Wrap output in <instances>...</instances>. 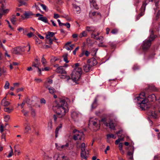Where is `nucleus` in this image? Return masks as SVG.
<instances>
[{
    "label": "nucleus",
    "mask_w": 160,
    "mask_h": 160,
    "mask_svg": "<svg viewBox=\"0 0 160 160\" xmlns=\"http://www.w3.org/2000/svg\"><path fill=\"white\" fill-rule=\"evenodd\" d=\"M155 90V87L152 86H149L146 88L144 92L141 93L138 97H137L138 107L142 110H145L148 108L147 103L149 101L154 102L156 100V98L153 94L148 95L149 92Z\"/></svg>",
    "instance_id": "f257e3e1"
},
{
    "label": "nucleus",
    "mask_w": 160,
    "mask_h": 160,
    "mask_svg": "<svg viewBox=\"0 0 160 160\" xmlns=\"http://www.w3.org/2000/svg\"><path fill=\"white\" fill-rule=\"evenodd\" d=\"M67 99L60 98L55 101L53 103L52 109L58 115H54L53 118L55 122H56L58 118L64 117L68 112V104L67 101Z\"/></svg>",
    "instance_id": "f03ea898"
},
{
    "label": "nucleus",
    "mask_w": 160,
    "mask_h": 160,
    "mask_svg": "<svg viewBox=\"0 0 160 160\" xmlns=\"http://www.w3.org/2000/svg\"><path fill=\"white\" fill-rule=\"evenodd\" d=\"M150 35L149 37L143 42L142 49L144 51H147L150 47L152 41L156 37V36L154 35L153 29L150 30Z\"/></svg>",
    "instance_id": "7ed1b4c3"
},
{
    "label": "nucleus",
    "mask_w": 160,
    "mask_h": 160,
    "mask_svg": "<svg viewBox=\"0 0 160 160\" xmlns=\"http://www.w3.org/2000/svg\"><path fill=\"white\" fill-rule=\"evenodd\" d=\"M82 69L81 68H75L72 71L71 74L72 80L76 83L78 81L82 74Z\"/></svg>",
    "instance_id": "20e7f679"
},
{
    "label": "nucleus",
    "mask_w": 160,
    "mask_h": 160,
    "mask_svg": "<svg viewBox=\"0 0 160 160\" xmlns=\"http://www.w3.org/2000/svg\"><path fill=\"white\" fill-rule=\"evenodd\" d=\"M73 139L75 141H80L84 139V135L82 132H80L76 129L73 130Z\"/></svg>",
    "instance_id": "39448f33"
},
{
    "label": "nucleus",
    "mask_w": 160,
    "mask_h": 160,
    "mask_svg": "<svg viewBox=\"0 0 160 160\" xmlns=\"http://www.w3.org/2000/svg\"><path fill=\"white\" fill-rule=\"evenodd\" d=\"M153 0H145L143 2L142 6L140 9L141 12L140 13L136 16V20H139L140 17L142 16L144 14V12L145 10L146 6L150 2H152Z\"/></svg>",
    "instance_id": "423d86ee"
},
{
    "label": "nucleus",
    "mask_w": 160,
    "mask_h": 160,
    "mask_svg": "<svg viewBox=\"0 0 160 160\" xmlns=\"http://www.w3.org/2000/svg\"><path fill=\"white\" fill-rule=\"evenodd\" d=\"M40 63L39 62V59H38V58H36L35 59V61L32 62V66L38 68L39 74H41V70L38 67L40 66Z\"/></svg>",
    "instance_id": "0eeeda50"
},
{
    "label": "nucleus",
    "mask_w": 160,
    "mask_h": 160,
    "mask_svg": "<svg viewBox=\"0 0 160 160\" xmlns=\"http://www.w3.org/2000/svg\"><path fill=\"white\" fill-rule=\"evenodd\" d=\"M80 155L82 159L87 160L88 157H89V151L88 150H86L81 151Z\"/></svg>",
    "instance_id": "6e6552de"
},
{
    "label": "nucleus",
    "mask_w": 160,
    "mask_h": 160,
    "mask_svg": "<svg viewBox=\"0 0 160 160\" xmlns=\"http://www.w3.org/2000/svg\"><path fill=\"white\" fill-rule=\"evenodd\" d=\"M81 116V114L78 111H74L71 113V117L74 120H77Z\"/></svg>",
    "instance_id": "1a4fd4ad"
},
{
    "label": "nucleus",
    "mask_w": 160,
    "mask_h": 160,
    "mask_svg": "<svg viewBox=\"0 0 160 160\" xmlns=\"http://www.w3.org/2000/svg\"><path fill=\"white\" fill-rule=\"evenodd\" d=\"M88 63L91 67L96 65L97 63V62L95 58H92L88 60Z\"/></svg>",
    "instance_id": "9d476101"
},
{
    "label": "nucleus",
    "mask_w": 160,
    "mask_h": 160,
    "mask_svg": "<svg viewBox=\"0 0 160 160\" xmlns=\"http://www.w3.org/2000/svg\"><path fill=\"white\" fill-rule=\"evenodd\" d=\"M56 71L58 73L61 74H66V71L64 69L63 66H60L57 68Z\"/></svg>",
    "instance_id": "9b49d317"
},
{
    "label": "nucleus",
    "mask_w": 160,
    "mask_h": 160,
    "mask_svg": "<svg viewBox=\"0 0 160 160\" xmlns=\"http://www.w3.org/2000/svg\"><path fill=\"white\" fill-rule=\"evenodd\" d=\"M24 50L21 48L18 47L16 48H14L12 50V52L15 54H19L21 53V52H23Z\"/></svg>",
    "instance_id": "f8f14e48"
},
{
    "label": "nucleus",
    "mask_w": 160,
    "mask_h": 160,
    "mask_svg": "<svg viewBox=\"0 0 160 160\" xmlns=\"http://www.w3.org/2000/svg\"><path fill=\"white\" fill-rule=\"evenodd\" d=\"M53 81L49 78L47 79L44 83V86L46 88L50 87V85L52 83Z\"/></svg>",
    "instance_id": "ddd939ff"
},
{
    "label": "nucleus",
    "mask_w": 160,
    "mask_h": 160,
    "mask_svg": "<svg viewBox=\"0 0 160 160\" xmlns=\"http://www.w3.org/2000/svg\"><path fill=\"white\" fill-rule=\"evenodd\" d=\"M93 128L94 131H97L99 128L100 124L99 122H97L95 121L93 122L92 123Z\"/></svg>",
    "instance_id": "4468645a"
},
{
    "label": "nucleus",
    "mask_w": 160,
    "mask_h": 160,
    "mask_svg": "<svg viewBox=\"0 0 160 160\" xmlns=\"http://www.w3.org/2000/svg\"><path fill=\"white\" fill-rule=\"evenodd\" d=\"M91 37L96 40H98L99 42H102L103 40V37L102 36H100L98 37H96V34L92 33L91 35Z\"/></svg>",
    "instance_id": "2eb2a0df"
},
{
    "label": "nucleus",
    "mask_w": 160,
    "mask_h": 160,
    "mask_svg": "<svg viewBox=\"0 0 160 160\" xmlns=\"http://www.w3.org/2000/svg\"><path fill=\"white\" fill-rule=\"evenodd\" d=\"M105 125L106 126H109V128L111 129H114L115 128L114 123L112 120L110 121L108 123L107 122H105Z\"/></svg>",
    "instance_id": "dca6fc26"
},
{
    "label": "nucleus",
    "mask_w": 160,
    "mask_h": 160,
    "mask_svg": "<svg viewBox=\"0 0 160 160\" xmlns=\"http://www.w3.org/2000/svg\"><path fill=\"white\" fill-rule=\"evenodd\" d=\"M9 10L8 9H5V8L3 4H2L1 8H0V12L3 14L7 13L8 12Z\"/></svg>",
    "instance_id": "f3484780"
},
{
    "label": "nucleus",
    "mask_w": 160,
    "mask_h": 160,
    "mask_svg": "<svg viewBox=\"0 0 160 160\" xmlns=\"http://www.w3.org/2000/svg\"><path fill=\"white\" fill-rule=\"evenodd\" d=\"M90 6L91 7H93L95 8L96 9H98L97 5L95 0H89Z\"/></svg>",
    "instance_id": "a211bd4d"
},
{
    "label": "nucleus",
    "mask_w": 160,
    "mask_h": 160,
    "mask_svg": "<svg viewBox=\"0 0 160 160\" xmlns=\"http://www.w3.org/2000/svg\"><path fill=\"white\" fill-rule=\"evenodd\" d=\"M73 7L74 8V11L77 14H79L81 12V9L80 7L77 6L75 4H73Z\"/></svg>",
    "instance_id": "6ab92c4d"
},
{
    "label": "nucleus",
    "mask_w": 160,
    "mask_h": 160,
    "mask_svg": "<svg viewBox=\"0 0 160 160\" xmlns=\"http://www.w3.org/2000/svg\"><path fill=\"white\" fill-rule=\"evenodd\" d=\"M159 112L160 113V108L158 112L155 111H152L151 112V115L154 118H156L158 116Z\"/></svg>",
    "instance_id": "aec40b11"
},
{
    "label": "nucleus",
    "mask_w": 160,
    "mask_h": 160,
    "mask_svg": "<svg viewBox=\"0 0 160 160\" xmlns=\"http://www.w3.org/2000/svg\"><path fill=\"white\" fill-rule=\"evenodd\" d=\"M91 67L88 64L85 65L83 66V69L84 71L86 72H88L90 70Z\"/></svg>",
    "instance_id": "412c9836"
},
{
    "label": "nucleus",
    "mask_w": 160,
    "mask_h": 160,
    "mask_svg": "<svg viewBox=\"0 0 160 160\" xmlns=\"http://www.w3.org/2000/svg\"><path fill=\"white\" fill-rule=\"evenodd\" d=\"M47 88L48 89L49 93L51 94H54L56 92L55 89L52 87H48Z\"/></svg>",
    "instance_id": "4be33fe9"
},
{
    "label": "nucleus",
    "mask_w": 160,
    "mask_h": 160,
    "mask_svg": "<svg viewBox=\"0 0 160 160\" xmlns=\"http://www.w3.org/2000/svg\"><path fill=\"white\" fill-rule=\"evenodd\" d=\"M34 15L31 12H25L24 13L25 18H28L30 17V16Z\"/></svg>",
    "instance_id": "5701e85b"
},
{
    "label": "nucleus",
    "mask_w": 160,
    "mask_h": 160,
    "mask_svg": "<svg viewBox=\"0 0 160 160\" xmlns=\"http://www.w3.org/2000/svg\"><path fill=\"white\" fill-rule=\"evenodd\" d=\"M86 30L88 32H94L95 31V28L92 27L87 26L86 27Z\"/></svg>",
    "instance_id": "b1692460"
},
{
    "label": "nucleus",
    "mask_w": 160,
    "mask_h": 160,
    "mask_svg": "<svg viewBox=\"0 0 160 160\" xmlns=\"http://www.w3.org/2000/svg\"><path fill=\"white\" fill-rule=\"evenodd\" d=\"M38 19L39 20L42 21L45 23H48V20L47 18L45 17H43V16H42V17H39Z\"/></svg>",
    "instance_id": "393cba45"
},
{
    "label": "nucleus",
    "mask_w": 160,
    "mask_h": 160,
    "mask_svg": "<svg viewBox=\"0 0 160 160\" xmlns=\"http://www.w3.org/2000/svg\"><path fill=\"white\" fill-rule=\"evenodd\" d=\"M31 130V128L30 125L28 123L26 124V126L25 128V133H27Z\"/></svg>",
    "instance_id": "a878e982"
},
{
    "label": "nucleus",
    "mask_w": 160,
    "mask_h": 160,
    "mask_svg": "<svg viewBox=\"0 0 160 160\" xmlns=\"http://www.w3.org/2000/svg\"><path fill=\"white\" fill-rule=\"evenodd\" d=\"M10 102L5 100V98H4L2 101V104L4 106H7L10 104Z\"/></svg>",
    "instance_id": "bb28decb"
},
{
    "label": "nucleus",
    "mask_w": 160,
    "mask_h": 160,
    "mask_svg": "<svg viewBox=\"0 0 160 160\" xmlns=\"http://www.w3.org/2000/svg\"><path fill=\"white\" fill-rule=\"evenodd\" d=\"M62 124H61L56 128L55 132L56 138L58 137V131L59 129L62 128Z\"/></svg>",
    "instance_id": "cd10ccee"
},
{
    "label": "nucleus",
    "mask_w": 160,
    "mask_h": 160,
    "mask_svg": "<svg viewBox=\"0 0 160 160\" xmlns=\"http://www.w3.org/2000/svg\"><path fill=\"white\" fill-rule=\"evenodd\" d=\"M60 156H61V154L58 153L55 154L53 157L54 160H62V158L59 157Z\"/></svg>",
    "instance_id": "c85d7f7f"
},
{
    "label": "nucleus",
    "mask_w": 160,
    "mask_h": 160,
    "mask_svg": "<svg viewBox=\"0 0 160 160\" xmlns=\"http://www.w3.org/2000/svg\"><path fill=\"white\" fill-rule=\"evenodd\" d=\"M55 34V33L48 32V34L46 36V38H51L50 37H52Z\"/></svg>",
    "instance_id": "c756f323"
},
{
    "label": "nucleus",
    "mask_w": 160,
    "mask_h": 160,
    "mask_svg": "<svg viewBox=\"0 0 160 160\" xmlns=\"http://www.w3.org/2000/svg\"><path fill=\"white\" fill-rule=\"evenodd\" d=\"M87 36V33L86 31H83L79 34V37L80 38H82V37H86Z\"/></svg>",
    "instance_id": "7c9ffc66"
},
{
    "label": "nucleus",
    "mask_w": 160,
    "mask_h": 160,
    "mask_svg": "<svg viewBox=\"0 0 160 160\" xmlns=\"http://www.w3.org/2000/svg\"><path fill=\"white\" fill-rule=\"evenodd\" d=\"M69 146V144L68 143H66L65 145H62L61 146V150L62 151L63 150H65L67 149Z\"/></svg>",
    "instance_id": "2f4dec72"
},
{
    "label": "nucleus",
    "mask_w": 160,
    "mask_h": 160,
    "mask_svg": "<svg viewBox=\"0 0 160 160\" xmlns=\"http://www.w3.org/2000/svg\"><path fill=\"white\" fill-rule=\"evenodd\" d=\"M133 151L134 150V147H132ZM133 151H129L128 152V156H129V159H133Z\"/></svg>",
    "instance_id": "473e14b6"
},
{
    "label": "nucleus",
    "mask_w": 160,
    "mask_h": 160,
    "mask_svg": "<svg viewBox=\"0 0 160 160\" xmlns=\"http://www.w3.org/2000/svg\"><path fill=\"white\" fill-rule=\"evenodd\" d=\"M97 106V102L96 99H95L92 105V109H94L96 108Z\"/></svg>",
    "instance_id": "72a5a7b5"
},
{
    "label": "nucleus",
    "mask_w": 160,
    "mask_h": 160,
    "mask_svg": "<svg viewBox=\"0 0 160 160\" xmlns=\"http://www.w3.org/2000/svg\"><path fill=\"white\" fill-rule=\"evenodd\" d=\"M10 20L12 22V23L13 24H15V22H16V16L13 15L12 16V18H11L10 19Z\"/></svg>",
    "instance_id": "f704fd0d"
},
{
    "label": "nucleus",
    "mask_w": 160,
    "mask_h": 160,
    "mask_svg": "<svg viewBox=\"0 0 160 160\" xmlns=\"http://www.w3.org/2000/svg\"><path fill=\"white\" fill-rule=\"evenodd\" d=\"M6 73V70L3 68H0V77L2 75H5Z\"/></svg>",
    "instance_id": "c9c22d12"
},
{
    "label": "nucleus",
    "mask_w": 160,
    "mask_h": 160,
    "mask_svg": "<svg viewBox=\"0 0 160 160\" xmlns=\"http://www.w3.org/2000/svg\"><path fill=\"white\" fill-rule=\"evenodd\" d=\"M41 62L43 66H45L47 63V61L44 58V55H43L41 59Z\"/></svg>",
    "instance_id": "e433bc0d"
},
{
    "label": "nucleus",
    "mask_w": 160,
    "mask_h": 160,
    "mask_svg": "<svg viewBox=\"0 0 160 160\" xmlns=\"http://www.w3.org/2000/svg\"><path fill=\"white\" fill-rule=\"evenodd\" d=\"M107 136L108 139L110 138L115 139L116 138V137L112 133L107 134Z\"/></svg>",
    "instance_id": "4c0bfd02"
},
{
    "label": "nucleus",
    "mask_w": 160,
    "mask_h": 160,
    "mask_svg": "<svg viewBox=\"0 0 160 160\" xmlns=\"http://www.w3.org/2000/svg\"><path fill=\"white\" fill-rule=\"evenodd\" d=\"M38 99L37 98L35 97L34 96L32 98L31 101V102L33 103V104L36 102L37 101H38Z\"/></svg>",
    "instance_id": "58836bf2"
},
{
    "label": "nucleus",
    "mask_w": 160,
    "mask_h": 160,
    "mask_svg": "<svg viewBox=\"0 0 160 160\" xmlns=\"http://www.w3.org/2000/svg\"><path fill=\"white\" fill-rule=\"evenodd\" d=\"M21 112L23 113V115L26 116L27 117L28 116V112L26 111L25 110L23 109L21 110Z\"/></svg>",
    "instance_id": "ea45409f"
},
{
    "label": "nucleus",
    "mask_w": 160,
    "mask_h": 160,
    "mask_svg": "<svg viewBox=\"0 0 160 160\" xmlns=\"http://www.w3.org/2000/svg\"><path fill=\"white\" fill-rule=\"evenodd\" d=\"M81 148V150L83 151L86 150V146L85 143L84 142L82 143L80 146Z\"/></svg>",
    "instance_id": "a19ab883"
},
{
    "label": "nucleus",
    "mask_w": 160,
    "mask_h": 160,
    "mask_svg": "<svg viewBox=\"0 0 160 160\" xmlns=\"http://www.w3.org/2000/svg\"><path fill=\"white\" fill-rule=\"evenodd\" d=\"M96 14H98V13L96 12L90 11L89 12V16L90 17H92V16L96 15Z\"/></svg>",
    "instance_id": "79ce46f5"
},
{
    "label": "nucleus",
    "mask_w": 160,
    "mask_h": 160,
    "mask_svg": "<svg viewBox=\"0 0 160 160\" xmlns=\"http://www.w3.org/2000/svg\"><path fill=\"white\" fill-rule=\"evenodd\" d=\"M67 54L64 55L63 56V60L67 63L69 62V61L68 60Z\"/></svg>",
    "instance_id": "37998d69"
},
{
    "label": "nucleus",
    "mask_w": 160,
    "mask_h": 160,
    "mask_svg": "<svg viewBox=\"0 0 160 160\" xmlns=\"http://www.w3.org/2000/svg\"><path fill=\"white\" fill-rule=\"evenodd\" d=\"M4 111L6 112L10 113L12 111V109L9 108H4Z\"/></svg>",
    "instance_id": "c03bdc74"
},
{
    "label": "nucleus",
    "mask_w": 160,
    "mask_h": 160,
    "mask_svg": "<svg viewBox=\"0 0 160 160\" xmlns=\"http://www.w3.org/2000/svg\"><path fill=\"white\" fill-rule=\"evenodd\" d=\"M25 100L27 101L26 103L28 105H31L33 104V103L31 102V100L28 98L25 99Z\"/></svg>",
    "instance_id": "a18cd8bd"
},
{
    "label": "nucleus",
    "mask_w": 160,
    "mask_h": 160,
    "mask_svg": "<svg viewBox=\"0 0 160 160\" xmlns=\"http://www.w3.org/2000/svg\"><path fill=\"white\" fill-rule=\"evenodd\" d=\"M123 140V138H119L118 140L115 141V144L116 145H118L119 144L120 141H122Z\"/></svg>",
    "instance_id": "49530a36"
},
{
    "label": "nucleus",
    "mask_w": 160,
    "mask_h": 160,
    "mask_svg": "<svg viewBox=\"0 0 160 160\" xmlns=\"http://www.w3.org/2000/svg\"><path fill=\"white\" fill-rule=\"evenodd\" d=\"M9 83L8 82L6 81L5 82V84L4 85V88L5 89L9 88Z\"/></svg>",
    "instance_id": "de8ad7c7"
},
{
    "label": "nucleus",
    "mask_w": 160,
    "mask_h": 160,
    "mask_svg": "<svg viewBox=\"0 0 160 160\" xmlns=\"http://www.w3.org/2000/svg\"><path fill=\"white\" fill-rule=\"evenodd\" d=\"M139 68V66L137 64H136L134 65L132 69H133L134 70H138Z\"/></svg>",
    "instance_id": "09e8293b"
},
{
    "label": "nucleus",
    "mask_w": 160,
    "mask_h": 160,
    "mask_svg": "<svg viewBox=\"0 0 160 160\" xmlns=\"http://www.w3.org/2000/svg\"><path fill=\"white\" fill-rule=\"evenodd\" d=\"M55 145L56 146V147L57 149H58L59 150L61 151V145L60 144H58L57 143H56L55 144Z\"/></svg>",
    "instance_id": "8fccbe9b"
},
{
    "label": "nucleus",
    "mask_w": 160,
    "mask_h": 160,
    "mask_svg": "<svg viewBox=\"0 0 160 160\" xmlns=\"http://www.w3.org/2000/svg\"><path fill=\"white\" fill-rule=\"evenodd\" d=\"M118 32V30L117 29H114L112 30V31L111 32V33H112V34H116Z\"/></svg>",
    "instance_id": "3c124183"
},
{
    "label": "nucleus",
    "mask_w": 160,
    "mask_h": 160,
    "mask_svg": "<svg viewBox=\"0 0 160 160\" xmlns=\"http://www.w3.org/2000/svg\"><path fill=\"white\" fill-rule=\"evenodd\" d=\"M10 119V116L9 115H6L4 117V120L6 122H8Z\"/></svg>",
    "instance_id": "603ef678"
},
{
    "label": "nucleus",
    "mask_w": 160,
    "mask_h": 160,
    "mask_svg": "<svg viewBox=\"0 0 160 160\" xmlns=\"http://www.w3.org/2000/svg\"><path fill=\"white\" fill-rule=\"evenodd\" d=\"M40 6L45 11H48V9L47 8L46 6L44 4H40Z\"/></svg>",
    "instance_id": "864d4df0"
},
{
    "label": "nucleus",
    "mask_w": 160,
    "mask_h": 160,
    "mask_svg": "<svg viewBox=\"0 0 160 160\" xmlns=\"http://www.w3.org/2000/svg\"><path fill=\"white\" fill-rule=\"evenodd\" d=\"M10 147L11 149V150L10 152H9V153L8 156V158H9V157H11L12 155L13 154V150L11 146H10Z\"/></svg>",
    "instance_id": "5fc2aeb1"
},
{
    "label": "nucleus",
    "mask_w": 160,
    "mask_h": 160,
    "mask_svg": "<svg viewBox=\"0 0 160 160\" xmlns=\"http://www.w3.org/2000/svg\"><path fill=\"white\" fill-rule=\"evenodd\" d=\"M160 16V11H158L157 13V15H156V18H155L156 20H158L159 19Z\"/></svg>",
    "instance_id": "6e6d98bb"
},
{
    "label": "nucleus",
    "mask_w": 160,
    "mask_h": 160,
    "mask_svg": "<svg viewBox=\"0 0 160 160\" xmlns=\"http://www.w3.org/2000/svg\"><path fill=\"white\" fill-rule=\"evenodd\" d=\"M59 157L62 158V160H68V158L66 157L65 156H63L61 154V156H59Z\"/></svg>",
    "instance_id": "4d7b16f0"
},
{
    "label": "nucleus",
    "mask_w": 160,
    "mask_h": 160,
    "mask_svg": "<svg viewBox=\"0 0 160 160\" xmlns=\"http://www.w3.org/2000/svg\"><path fill=\"white\" fill-rule=\"evenodd\" d=\"M31 114L33 117H35L36 116V112L34 110L32 109Z\"/></svg>",
    "instance_id": "13d9d810"
},
{
    "label": "nucleus",
    "mask_w": 160,
    "mask_h": 160,
    "mask_svg": "<svg viewBox=\"0 0 160 160\" xmlns=\"http://www.w3.org/2000/svg\"><path fill=\"white\" fill-rule=\"evenodd\" d=\"M27 101L25 100V99L22 102V103L21 104V108H23L24 105L26 103Z\"/></svg>",
    "instance_id": "bf43d9fd"
},
{
    "label": "nucleus",
    "mask_w": 160,
    "mask_h": 160,
    "mask_svg": "<svg viewBox=\"0 0 160 160\" xmlns=\"http://www.w3.org/2000/svg\"><path fill=\"white\" fill-rule=\"evenodd\" d=\"M85 55L87 57H88L90 54L89 52L88 51H83Z\"/></svg>",
    "instance_id": "052dcab7"
},
{
    "label": "nucleus",
    "mask_w": 160,
    "mask_h": 160,
    "mask_svg": "<svg viewBox=\"0 0 160 160\" xmlns=\"http://www.w3.org/2000/svg\"><path fill=\"white\" fill-rule=\"evenodd\" d=\"M34 80L37 83H39L42 82V80L40 78H35Z\"/></svg>",
    "instance_id": "680f3d73"
},
{
    "label": "nucleus",
    "mask_w": 160,
    "mask_h": 160,
    "mask_svg": "<svg viewBox=\"0 0 160 160\" xmlns=\"http://www.w3.org/2000/svg\"><path fill=\"white\" fill-rule=\"evenodd\" d=\"M140 2V0H134V5L136 6H138V3H139Z\"/></svg>",
    "instance_id": "e2e57ef3"
},
{
    "label": "nucleus",
    "mask_w": 160,
    "mask_h": 160,
    "mask_svg": "<svg viewBox=\"0 0 160 160\" xmlns=\"http://www.w3.org/2000/svg\"><path fill=\"white\" fill-rule=\"evenodd\" d=\"M3 126L2 124L0 125V132L1 133H2L3 132Z\"/></svg>",
    "instance_id": "0e129e2a"
},
{
    "label": "nucleus",
    "mask_w": 160,
    "mask_h": 160,
    "mask_svg": "<svg viewBox=\"0 0 160 160\" xmlns=\"http://www.w3.org/2000/svg\"><path fill=\"white\" fill-rule=\"evenodd\" d=\"M60 17V16L58 14L55 13L54 14L53 18L55 19H57Z\"/></svg>",
    "instance_id": "69168bd1"
},
{
    "label": "nucleus",
    "mask_w": 160,
    "mask_h": 160,
    "mask_svg": "<svg viewBox=\"0 0 160 160\" xmlns=\"http://www.w3.org/2000/svg\"><path fill=\"white\" fill-rule=\"evenodd\" d=\"M63 24H64L63 25H65V26H67V27L68 28H70V24L69 23L67 22L66 23H63Z\"/></svg>",
    "instance_id": "338daca9"
},
{
    "label": "nucleus",
    "mask_w": 160,
    "mask_h": 160,
    "mask_svg": "<svg viewBox=\"0 0 160 160\" xmlns=\"http://www.w3.org/2000/svg\"><path fill=\"white\" fill-rule=\"evenodd\" d=\"M153 160H160V158L158 156H155Z\"/></svg>",
    "instance_id": "774afa93"
}]
</instances>
